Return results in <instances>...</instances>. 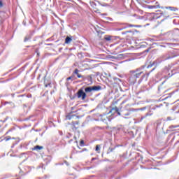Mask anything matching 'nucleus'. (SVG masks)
<instances>
[{"mask_svg": "<svg viewBox=\"0 0 179 179\" xmlns=\"http://www.w3.org/2000/svg\"><path fill=\"white\" fill-rule=\"evenodd\" d=\"M178 125H171L169 127V129H173V128H178Z\"/></svg>", "mask_w": 179, "mask_h": 179, "instance_id": "2eb2a0df", "label": "nucleus"}, {"mask_svg": "<svg viewBox=\"0 0 179 179\" xmlns=\"http://www.w3.org/2000/svg\"><path fill=\"white\" fill-rule=\"evenodd\" d=\"M165 8L169 9L170 10H172L173 12H176V10H178V9L177 8L171 7V6L165 7Z\"/></svg>", "mask_w": 179, "mask_h": 179, "instance_id": "0eeeda50", "label": "nucleus"}, {"mask_svg": "<svg viewBox=\"0 0 179 179\" xmlns=\"http://www.w3.org/2000/svg\"><path fill=\"white\" fill-rule=\"evenodd\" d=\"M116 113H117V115H121V113H120V110H118V111L116 112Z\"/></svg>", "mask_w": 179, "mask_h": 179, "instance_id": "cd10ccee", "label": "nucleus"}, {"mask_svg": "<svg viewBox=\"0 0 179 179\" xmlns=\"http://www.w3.org/2000/svg\"><path fill=\"white\" fill-rule=\"evenodd\" d=\"M4 139H5L6 142H8V141H10V139H15V138H12L8 136L6 137Z\"/></svg>", "mask_w": 179, "mask_h": 179, "instance_id": "9b49d317", "label": "nucleus"}, {"mask_svg": "<svg viewBox=\"0 0 179 179\" xmlns=\"http://www.w3.org/2000/svg\"><path fill=\"white\" fill-rule=\"evenodd\" d=\"M77 77L78 78H83V76L78 73V74H77Z\"/></svg>", "mask_w": 179, "mask_h": 179, "instance_id": "412c9836", "label": "nucleus"}, {"mask_svg": "<svg viewBox=\"0 0 179 179\" xmlns=\"http://www.w3.org/2000/svg\"><path fill=\"white\" fill-rule=\"evenodd\" d=\"M74 73H76V75L79 74V71L78 70V69H76V70L74 71Z\"/></svg>", "mask_w": 179, "mask_h": 179, "instance_id": "6ab92c4d", "label": "nucleus"}, {"mask_svg": "<svg viewBox=\"0 0 179 179\" xmlns=\"http://www.w3.org/2000/svg\"><path fill=\"white\" fill-rule=\"evenodd\" d=\"M73 117V115H69L66 116V120H72Z\"/></svg>", "mask_w": 179, "mask_h": 179, "instance_id": "ddd939ff", "label": "nucleus"}, {"mask_svg": "<svg viewBox=\"0 0 179 179\" xmlns=\"http://www.w3.org/2000/svg\"><path fill=\"white\" fill-rule=\"evenodd\" d=\"M149 75H150V73H147L144 74L143 76H142L141 79H145V80H148V78H149Z\"/></svg>", "mask_w": 179, "mask_h": 179, "instance_id": "9d476101", "label": "nucleus"}, {"mask_svg": "<svg viewBox=\"0 0 179 179\" xmlns=\"http://www.w3.org/2000/svg\"><path fill=\"white\" fill-rule=\"evenodd\" d=\"M71 41H72V38L69 36H67L65 39V43L66 44H71Z\"/></svg>", "mask_w": 179, "mask_h": 179, "instance_id": "423d86ee", "label": "nucleus"}, {"mask_svg": "<svg viewBox=\"0 0 179 179\" xmlns=\"http://www.w3.org/2000/svg\"><path fill=\"white\" fill-rule=\"evenodd\" d=\"M174 57H176V55H174L172 52H169L162 56V59L164 61H166V59H171V58H174Z\"/></svg>", "mask_w": 179, "mask_h": 179, "instance_id": "7ed1b4c3", "label": "nucleus"}, {"mask_svg": "<svg viewBox=\"0 0 179 179\" xmlns=\"http://www.w3.org/2000/svg\"><path fill=\"white\" fill-rule=\"evenodd\" d=\"M99 90H101V86L88 87L85 89V93H92V92H99Z\"/></svg>", "mask_w": 179, "mask_h": 179, "instance_id": "f03ea898", "label": "nucleus"}, {"mask_svg": "<svg viewBox=\"0 0 179 179\" xmlns=\"http://www.w3.org/2000/svg\"><path fill=\"white\" fill-rule=\"evenodd\" d=\"M27 40V38H25L24 41H26Z\"/></svg>", "mask_w": 179, "mask_h": 179, "instance_id": "72a5a7b5", "label": "nucleus"}, {"mask_svg": "<svg viewBox=\"0 0 179 179\" xmlns=\"http://www.w3.org/2000/svg\"><path fill=\"white\" fill-rule=\"evenodd\" d=\"M141 110H146V108H142L141 109Z\"/></svg>", "mask_w": 179, "mask_h": 179, "instance_id": "c756f323", "label": "nucleus"}, {"mask_svg": "<svg viewBox=\"0 0 179 179\" xmlns=\"http://www.w3.org/2000/svg\"><path fill=\"white\" fill-rule=\"evenodd\" d=\"M80 146H83L85 145V141H83V140H81L80 142Z\"/></svg>", "mask_w": 179, "mask_h": 179, "instance_id": "f3484780", "label": "nucleus"}, {"mask_svg": "<svg viewBox=\"0 0 179 179\" xmlns=\"http://www.w3.org/2000/svg\"><path fill=\"white\" fill-rule=\"evenodd\" d=\"M142 73H143V72L141 71L139 69L131 71V75L129 78L130 83H132L133 85L136 83V79L141 78V75H142Z\"/></svg>", "mask_w": 179, "mask_h": 179, "instance_id": "f257e3e1", "label": "nucleus"}, {"mask_svg": "<svg viewBox=\"0 0 179 179\" xmlns=\"http://www.w3.org/2000/svg\"><path fill=\"white\" fill-rule=\"evenodd\" d=\"M130 115L129 113L124 114L125 117H128V115Z\"/></svg>", "mask_w": 179, "mask_h": 179, "instance_id": "393cba45", "label": "nucleus"}, {"mask_svg": "<svg viewBox=\"0 0 179 179\" xmlns=\"http://www.w3.org/2000/svg\"><path fill=\"white\" fill-rule=\"evenodd\" d=\"M78 124H79V122H73V125H78Z\"/></svg>", "mask_w": 179, "mask_h": 179, "instance_id": "4be33fe9", "label": "nucleus"}, {"mask_svg": "<svg viewBox=\"0 0 179 179\" xmlns=\"http://www.w3.org/2000/svg\"><path fill=\"white\" fill-rule=\"evenodd\" d=\"M3 4H2V1H0V8H2Z\"/></svg>", "mask_w": 179, "mask_h": 179, "instance_id": "5701e85b", "label": "nucleus"}, {"mask_svg": "<svg viewBox=\"0 0 179 179\" xmlns=\"http://www.w3.org/2000/svg\"><path fill=\"white\" fill-rule=\"evenodd\" d=\"M123 118H125V119H127V117H124V116H123Z\"/></svg>", "mask_w": 179, "mask_h": 179, "instance_id": "473e14b6", "label": "nucleus"}, {"mask_svg": "<svg viewBox=\"0 0 179 179\" xmlns=\"http://www.w3.org/2000/svg\"><path fill=\"white\" fill-rule=\"evenodd\" d=\"M171 120H173V118H171V117H167V121H171Z\"/></svg>", "mask_w": 179, "mask_h": 179, "instance_id": "aec40b11", "label": "nucleus"}, {"mask_svg": "<svg viewBox=\"0 0 179 179\" xmlns=\"http://www.w3.org/2000/svg\"><path fill=\"white\" fill-rule=\"evenodd\" d=\"M145 52H149V49L146 50Z\"/></svg>", "mask_w": 179, "mask_h": 179, "instance_id": "7c9ffc66", "label": "nucleus"}, {"mask_svg": "<svg viewBox=\"0 0 179 179\" xmlns=\"http://www.w3.org/2000/svg\"><path fill=\"white\" fill-rule=\"evenodd\" d=\"M127 27H138V25H134V24H129L128 26H125L121 28H116V31H121V30H124V29H127Z\"/></svg>", "mask_w": 179, "mask_h": 179, "instance_id": "39448f33", "label": "nucleus"}, {"mask_svg": "<svg viewBox=\"0 0 179 179\" xmlns=\"http://www.w3.org/2000/svg\"><path fill=\"white\" fill-rule=\"evenodd\" d=\"M105 39L106 40V41H110L111 40V37L108 36V37L105 38Z\"/></svg>", "mask_w": 179, "mask_h": 179, "instance_id": "a211bd4d", "label": "nucleus"}, {"mask_svg": "<svg viewBox=\"0 0 179 179\" xmlns=\"http://www.w3.org/2000/svg\"><path fill=\"white\" fill-rule=\"evenodd\" d=\"M156 107H159V106H156Z\"/></svg>", "mask_w": 179, "mask_h": 179, "instance_id": "c9c22d12", "label": "nucleus"}, {"mask_svg": "<svg viewBox=\"0 0 179 179\" xmlns=\"http://www.w3.org/2000/svg\"><path fill=\"white\" fill-rule=\"evenodd\" d=\"M72 79V77L67 78V80H71Z\"/></svg>", "mask_w": 179, "mask_h": 179, "instance_id": "bb28decb", "label": "nucleus"}, {"mask_svg": "<svg viewBox=\"0 0 179 179\" xmlns=\"http://www.w3.org/2000/svg\"><path fill=\"white\" fill-rule=\"evenodd\" d=\"M96 151L98 152V153H100V145L96 146Z\"/></svg>", "mask_w": 179, "mask_h": 179, "instance_id": "f8f14e48", "label": "nucleus"}, {"mask_svg": "<svg viewBox=\"0 0 179 179\" xmlns=\"http://www.w3.org/2000/svg\"><path fill=\"white\" fill-rule=\"evenodd\" d=\"M127 33H129V31H125V32H122V34H127Z\"/></svg>", "mask_w": 179, "mask_h": 179, "instance_id": "b1692460", "label": "nucleus"}, {"mask_svg": "<svg viewBox=\"0 0 179 179\" xmlns=\"http://www.w3.org/2000/svg\"><path fill=\"white\" fill-rule=\"evenodd\" d=\"M113 111H115V113H117L118 111H120V109L117 106H115L113 108L109 113H113Z\"/></svg>", "mask_w": 179, "mask_h": 179, "instance_id": "1a4fd4ad", "label": "nucleus"}, {"mask_svg": "<svg viewBox=\"0 0 179 179\" xmlns=\"http://www.w3.org/2000/svg\"><path fill=\"white\" fill-rule=\"evenodd\" d=\"M152 71H155V69H152L151 70V72H152Z\"/></svg>", "mask_w": 179, "mask_h": 179, "instance_id": "2f4dec72", "label": "nucleus"}, {"mask_svg": "<svg viewBox=\"0 0 179 179\" xmlns=\"http://www.w3.org/2000/svg\"><path fill=\"white\" fill-rule=\"evenodd\" d=\"M77 96H78V99H80V97H81L82 100H85V99H86V93H85V92H83V90H78V92L77 93Z\"/></svg>", "mask_w": 179, "mask_h": 179, "instance_id": "20e7f679", "label": "nucleus"}, {"mask_svg": "<svg viewBox=\"0 0 179 179\" xmlns=\"http://www.w3.org/2000/svg\"><path fill=\"white\" fill-rule=\"evenodd\" d=\"M152 64L148 65L147 68H152Z\"/></svg>", "mask_w": 179, "mask_h": 179, "instance_id": "c85d7f7f", "label": "nucleus"}, {"mask_svg": "<svg viewBox=\"0 0 179 179\" xmlns=\"http://www.w3.org/2000/svg\"><path fill=\"white\" fill-rule=\"evenodd\" d=\"M71 110H73V108H71Z\"/></svg>", "mask_w": 179, "mask_h": 179, "instance_id": "f704fd0d", "label": "nucleus"}, {"mask_svg": "<svg viewBox=\"0 0 179 179\" xmlns=\"http://www.w3.org/2000/svg\"><path fill=\"white\" fill-rule=\"evenodd\" d=\"M150 115H153V113H151V111L147 113L145 116L141 117V120H144V118H146V117H149Z\"/></svg>", "mask_w": 179, "mask_h": 179, "instance_id": "6e6552de", "label": "nucleus"}, {"mask_svg": "<svg viewBox=\"0 0 179 179\" xmlns=\"http://www.w3.org/2000/svg\"><path fill=\"white\" fill-rule=\"evenodd\" d=\"M157 8H159V6H149V9H157Z\"/></svg>", "mask_w": 179, "mask_h": 179, "instance_id": "4468645a", "label": "nucleus"}, {"mask_svg": "<svg viewBox=\"0 0 179 179\" xmlns=\"http://www.w3.org/2000/svg\"><path fill=\"white\" fill-rule=\"evenodd\" d=\"M136 1H143V2H146V0H136Z\"/></svg>", "mask_w": 179, "mask_h": 179, "instance_id": "a878e982", "label": "nucleus"}, {"mask_svg": "<svg viewBox=\"0 0 179 179\" xmlns=\"http://www.w3.org/2000/svg\"><path fill=\"white\" fill-rule=\"evenodd\" d=\"M35 149L36 150H41V149H43V147L42 146H40V145H36L35 147Z\"/></svg>", "mask_w": 179, "mask_h": 179, "instance_id": "dca6fc26", "label": "nucleus"}]
</instances>
